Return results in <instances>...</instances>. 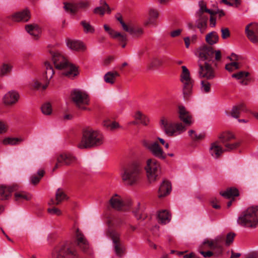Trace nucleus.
<instances>
[{"label":"nucleus","mask_w":258,"mask_h":258,"mask_svg":"<svg viewBox=\"0 0 258 258\" xmlns=\"http://www.w3.org/2000/svg\"><path fill=\"white\" fill-rule=\"evenodd\" d=\"M178 117L181 122H172L165 117H162L160 121L161 127L165 133L170 137H175L184 133L186 126H190L194 122V119L190 113L184 106L179 105L178 107Z\"/></svg>","instance_id":"nucleus-1"},{"label":"nucleus","mask_w":258,"mask_h":258,"mask_svg":"<svg viewBox=\"0 0 258 258\" xmlns=\"http://www.w3.org/2000/svg\"><path fill=\"white\" fill-rule=\"evenodd\" d=\"M225 237L219 235L214 239H205L198 247V252L205 258L217 257L223 252Z\"/></svg>","instance_id":"nucleus-2"},{"label":"nucleus","mask_w":258,"mask_h":258,"mask_svg":"<svg viewBox=\"0 0 258 258\" xmlns=\"http://www.w3.org/2000/svg\"><path fill=\"white\" fill-rule=\"evenodd\" d=\"M143 175V167L140 162L137 161L130 163L124 167L120 174L123 182L127 186L137 185Z\"/></svg>","instance_id":"nucleus-3"},{"label":"nucleus","mask_w":258,"mask_h":258,"mask_svg":"<svg viewBox=\"0 0 258 258\" xmlns=\"http://www.w3.org/2000/svg\"><path fill=\"white\" fill-rule=\"evenodd\" d=\"M104 142L103 134L98 130L88 128L84 130L83 137L78 144L80 149L91 148L101 146Z\"/></svg>","instance_id":"nucleus-4"},{"label":"nucleus","mask_w":258,"mask_h":258,"mask_svg":"<svg viewBox=\"0 0 258 258\" xmlns=\"http://www.w3.org/2000/svg\"><path fill=\"white\" fill-rule=\"evenodd\" d=\"M52 59L56 69L63 70V75L74 78L78 74V68L70 63L60 53L57 52L52 54Z\"/></svg>","instance_id":"nucleus-5"},{"label":"nucleus","mask_w":258,"mask_h":258,"mask_svg":"<svg viewBox=\"0 0 258 258\" xmlns=\"http://www.w3.org/2000/svg\"><path fill=\"white\" fill-rule=\"evenodd\" d=\"M79 255L75 245L64 241L56 245L51 252L52 258H79Z\"/></svg>","instance_id":"nucleus-6"},{"label":"nucleus","mask_w":258,"mask_h":258,"mask_svg":"<svg viewBox=\"0 0 258 258\" xmlns=\"http://www.w3.org/2000/svg\"><path fill=\"white\" fill-rule=\"evenodd\" d=\"M108 204L111 208L116 211L126 212L131 210L133 201L130 198H125L118 193H113L111 195Z\"/></svg>","instance_id":"nucleus-7"},{"label":"nucleus","mask_w":258,"mask_h":258,"mask_svg":"<svg viewBox=\"0 0 258 258\" xmlns=\"http://www.w3.org/2000/svg\"><path fill=\"white\" fill-rule=\"evenodd\" d=\"M257 212V206L248 208L238 218V224L245 226H256L258 224Z\"/></svg>","instance_id":"nucleus-8"},{"label":"nucleus","mask_w":258,"mask_h":258,"mask_svg":"<svg viewBox=\"0 0 258 258\" xmlns=\"http://www.w3.org/2000/svg\"><path fill=\"white\" fill-rule=\"evenodd\" d=\"M182 72L180 76V80L182 84V93L184 99L187 100L192 93L194 80L191 79L187 68L181 67Z\"/></svg>","instance_id":"nucleus-9"},{"label":"nucleus","mask_w":258,"mask_h":258,"mask_svg":"<svg viewBox=\"0 0 258 258\" xmlns=\"http://www.w3.org/2000/svg\"><path fill=\"white\" fill-rule=\"evenodd\" d=\"M71 99L76 106L81 110H87L90 99L85 92L78 90H73L71 94Z\"/></svg>","instance_id":"nucleus-10"},{"label":"nucleus","mask_w":258,"mask_h":258,"mask_svg":"<svg viewBox=\"0 0 258 258\" xmlns=\"http://www.w3.org/2000/svg\"><path fill=\"white\" fill-rule=\"evenodd\" d=\"M145 170L149 181L154 182L160 174V164L155 159H149L147 161Z\"/></svg>","instance_id":"nucleus-11"},{"label":"nucleus","mask_w":258,"mask_h":258,"mask_svg":"<svg viewBox=\"0 0 258 258\" xmlns=\"http://www.w3.org/2000/svg\"><path fill=\"white\" fill-rule=\"evenodd\" d=\"M219 139L225 147V151H230L238 148L240 143L236 140L234 135L230 132L221 134Z\"/></svg>","instance_id":"nucleus-12"},{"label":"nucleus","mask_w":258,"mask_h":258,"mask_svg":"<svg viewBox=\"0 0 258 258\" xmlns=\"http://www.w3.org/2000/svg\"><path fill=\"white\" fill-rule=\"evenodd\" d=\"M198 66V75L200 78L211 80L216 77V73L214 69L207 62H205L202 64L199 61Z\"/></svg>","instance_id":"nucleus-13"},{"label":"nucleus","mask_w":258,"mask_h":258,"mask_svg":"<svg viewBox=\"0 0 258 258\" xmlns=\"http://www.w3.org/2000/svg\"><path fill=\"white\" fill-rule=\"evenodd\" d=\"M143 145L155 157L160 159H165L166 158V154L157 142L144 140L143 141Z\"/></svg>","instance_id":"nucleus-14"},{"label":"nucleus","mask_w":258,"mask_h":258,"mask_svg":"<svg viewBox=\"0 0 258 258\" xmlns=\"http://www.w3.org/2000/svg\"><path fill=\"white\" fill-rule=\"evenodd\" d=\"M107 235L113 241L116 255L120 257L121 256L123 253V249L120 243L119 234L113 227H109L107 231Z\"/></svg>","instance_id":"nucleus-15"},{"label":"nucleus","mask_w":258,"mask_h":258,"mask_svg":"<svg viewBox=\"0 0 258 258\" xmlns=\"http://www.w3.org/2000/svg\"><path fill=\"white\" fill-rule=\"evenodd\" d=\"M76 158L71 153H63L59 154L57 158V162L53 170L62 165H70L76 162Z\"/></svg>","instance_id":"nucleus-16"},{"label":"nucleus","mask_w":258,"mask_h":258,"mask_svg":"<svg viewBox=\"0 0 258 258\" xmlns=\"http://www.w3.org/2000/svg\"><path fill=\"white\" fill-rule=\"evenodd\" d=\"M214 51L212 47L204 45L197 50V55L201 60L211 61L213 60Z\"/></svg>","instance_id":"nucleus-17"},{"label":"nucleus","mask_w":258,"mask_h":258,"mask_svg":"<svg viewBox=\"0 0 258 258\" xmlns=\"http://www.w3.org/2000/svg\"><path fill=\"white\" fill-rule=\"evenodd\" d=\"M245 33L248 39L253 43L258 42V24L251 23L246 26Z\"/></svg>","instance_id":"nucleus-18"},{"label":"nucleus","mask_w":258,"mask_h":258,"mask_svg":"<svg viewBox=\"0 0 258 258\" xmlns=\"http://www.w3.org/2000/svg\"><path fill=\"white\" fill-rule=\"evenodd\" d=\"M89 5L87 1H81L78 3L65 4L64 8L65 10L71 14H75L80 9L87 8Z\"/></svg>","instance_id":"nucleus-19"},{"label":"nucleus","mask_w":258,"mask_h":258,"mask_svg":"<svg viewBox=\"0 0 258 258\" xmlns=\"http://www.w3.org/2000/svg\"><path fill=\"white\" fill-rule=\"evenodd\" d=\"M76 239L77 244L80 249L84 252H87L90 247L89 242L78 228L76 231Z\"/></svg>","instance_id":"nucleus-20"},{"label":"nucleus","mask_w":258,"mask_h":258,"mask_svg":"<svg viewBox=\"0 0 258 258\" xmlns=\"http://www.w3.org/2000/svg\"><path fill=\"white\" fill-rule=\"evenodd\" d=\"M159 13L157 9L150 8L148 11V17L144 23L145 26L157 25V19L158 18Z\"/></svg>","instance_id":"nucleus-21"},{"label":"nucleus","mask_w":258,"mask_h":258,"mask_svg":"<svg viewBox=\"0 0 258 258\" xmlns=\"http://www.w3.org/2000/svg\"><path fill=\"white\" fill-rule=\"evenodd\" d=\"M104 221L108 226H118L129 224L124 218L116 217L111 215L106 216L104 219Z\"/></svg>","instance_id":"nucleus-22"},{"label":"nucleus","mask_w":258,"mask_h":258,"mask_svg":"<svg viewBox=\"0 0 258 258\" xmlns=\"http://www.w3.org/2000/svg\"><path fill=\"white\" fill-rule=\"evenodd\" d=\"M17 189V185L7 186L0 185V199L2 200H8L11 197L12 193Z\"/></svg>","instance_id":"nucleus-23"},{"label":"nucleus","mask_w":258,"mask_h":258,"mask_svg":"<svg viewBox=\"0 0 258 258\" xmlns=\"http://www.w3.org/2000/svg\"><path fill=\"white\" fill-rule=\"evenodd\" d=\"M30 12L27 9L15 13L11 16V19L15 22H27L30 18Z\"/></svg>","instance_id":"nucleus-24"},{"label":"nucleus","mask_w":258,"mask_h":258,"mask_svg":"<svg viewBox=\"0 0 258 258\" xmlns=\"http://www.w3.org/2000/svg\"><path fill=\"white\" fill-rule=\"evenodd\" d=\"M133 213L138 220H144L147 218V213L146 211L145 205H142L140 203H138Z\"/></svg>","instance_id":"nucleus-25"},{"label":"nucleus","mask_w":258,"mask_h":258,"mask_svg":"<svg viewBox=\"0 0 258 258\" xmlns=\"http://www.w3.org/2000/svg\"><path fill=\"white\" fill-rule=\"evenodd\" d=\"M15 201L18 203L28 201L31 199L32 196L25 191L19 190V186L17 185V189L14 191Z\"/></svg>","instance_id":"nucleus-26"},{"label":"nucleus","mask_w":258,"mask_h":258,"mask_svg":"<svg viewBox=\"0 0 258 258\" xmlns=\"http://www.w3.org/2000/svg\"><path fill=\"white\" fill-rule=\"evenodd\" d=\"M67 44L69 48L74 50L84 51L86 49V47L84 44L79 40H68Z\"/></svg>","instance_id":"nucleus-27"},{"label":"nucleus","mask_w":258,"mask_h":258,"mask_svg":"<svg viewBox=\"0 0 258 258\" xmlns=\"http://www.w3.org/2000/svg\"><path fill=\"white\" fill-rule=\"evenodd\" d=\"M19 97V95L17 92L14 91H10L4 96V102L6 104L11 105L16 103Z\"/></svg>","instance_id":"nucleus-28"},{"label":"nucleus","mask_w":258,"mask_h":258,"mask_svg":"<svg viewBox=\"0 0 258 258\" xmlns=\"http://www.w3.org/2000/svg\"><path fill=\"white\" fill-rule=\"evenodd\" d=\"M224 151V150L219 145L218 142H215L211 144L210 148V153L214 158H219Z\"/></svg>","instance_id":"nucleus-29"},{"label":"nucleus","mask_w":258,"mask_h":258,"mask_svg":"<svg viewBox=\"0 0 258 258\" xmlns=\"http://www.w3.org/2000/svg\"><path fill=\"white\" fill-rule=\"evenodd\" d=\"M171 190L170 182L167 180H163L159 189L158 197L162 198L168 195Z\"/></svg>","instance_id":"nucleus-30"},{"label":"nucleus","mask_w":258,"mask_h":258,"mask_svg":"<svg viewBox=\"0 0 258 258\" xmlns=\"http://www.w3.org/2000/svg\"><path fill=\"white\" fill-rule=\"evenodd\" d=\"M104 28L108 32L110 36L114 39H117L119 41H125L126 40V35L117 32L111 29L108 25H104Z\"/></svg>","instance_id":"nucleus-31"},{"label":"nucleus","mask_w":258,"mask_h":258,"mask_svg":"<svg viewBox=\"0 0 258 258\" xmlns=\"http://www.w3.org/2000/svg\"><path fill=\"white\" fill-rule=\"evenodd\" d=\"M158 220L161 224H167L171 220V214L166 210L159 211L158 213Z\"/></svg>","instance_id":"nucleus-32"},{"label":"nucleus","mask_w":258,"mask_h":258,"mask_svg":"<svg viewBox=\"0 0 258 258\" xmlns=\"http://www.w3.org/2000/svg\"><path fill=\"white\" fill-rule=\"evenodd\" d=\"M198 19L196 22V25L202 33H204L207 27V21L208 17L207 15L197 16Z\"/></svg>","instance_id":"nucleus-33"},{"label":"nucleus","mask_w":258,"mask_h":258,"mask_svg":"<svg viewBox=\"0 0 258 258\" xmlns=\"http://www.w3.org/2000/svg\"><path fill=\"white\" fill-rule=\"evenodd\" d=\"M249 73L245 71H240L237 73L232 75V77L240 80V83L242 85H247L248 82V80L247 77L248 76Z\"/></svg>","instance_id":"nucleus-34"},{"label":"nucleus","mask_w":258,"mask_h":258,"mask_svg":"<svg viewBox=\"0 0 258 258\" xmlns=\"http://www.w3.org/2000/svg\"><path fill=\"white\" fill-rule=\"evenodd\" d=\"M100 5H101V6L96 8L94 10V13L95 14L102 16L106 12L107 13H110L111 10L110 8L105 1H101Z\"/></svg>","instance_id":"nucleus-35"},{"label":"nucleus","mask_w":258,"mask_h":258,"mask_svg":"<svg viewBox=\"0 0 258 258\" xmlns=\"http://www.w3.org/2000/svg\"><path fill=\"white\" fill-rule=\"evenodd\" d=\"M119 74L116 71H110L107 72L104 76V81L108 84H113Z\"/></svg>","instance_id":"nucleus-36"},{"label":"nucleus","mask_w":258,"mask_h":258,"mask_svg":"<svg viewBox=\"0 0 258 258\" xmlns=\"http://www.w3.org/2000/svg\"><path fill=\"white\" fill-rule=\"evenodd\" d=\"M247 111L245 105L244 104H240L238 105L233 106L230 112L231 115L234 118H238L239 117L240 114L242 112Z\"/></svg>","instance_id":"nucleus-37"},{"label":"nucleus","mask_w":258,"mask_h":258,"mask_svg":"<svg viewBox=\"0 0 258 258\" xmlns=\"http://www.w3.org/2000/svg\"><path fill=\"white\" fill-rule=\"evenodd\" d=\"M25 29L27 32L33 36L34 38H37L40 33V28L37 25L35 24L26 25Z\"/></svg>","instance_id":"nucleus-38"},{"label":"nucleus","mask_w":258,"mask_h":258,"mask_svg":"<svg viewBox=\"0 0 258 258\" xmlns=\"http://www.w3.org/2000/svg\"><path fill=\"white\" fill-rule=\"evenodd\" d=\"M220 194L222 196L227 199H230L234 197L238 196L239 195V191L236 188L230 187L225 191L220 192Z\"/></svg>","instance_id":"nucleus-39"},{"label":"nucleus","mask_w":258,"mask_h":258,"mask_svg":"<svg viewBox=\"0 0 258 258\" xmlns=\"http://www.w3.org/2000/svg\"><path fill=\"white\" fill-rule=\"evenodd\" d=\"M44 68L45 69L44 77L47 82H49V81L53 77L54 71L52 66L48 61H45L44 62Z\"/></svg>","instance_id":"nucleus-40"},{"label":"nucleus","mask_w":258,"mask_h":258,"mask_svg":"<svg viewBox=\"0 0 258 258\" xmlns=\"http://www.w3.org/2000/svg\"><path fill=\"white\" fill-rule=\"evenodd\" d=\"M200 7L199 10L197 13V16L206 15L204 13L207 12L211 15H215L216 12H214L213 11L208 9L206 8V4L204 1H200L199 3Z\"/></svg>","instance_id":"nucleus-41"},{"label":"nucleus","mask_w":258,"mask_h":258,"mask_svg":"<svg viewBox=\"0 0 258 258\" xmlns=\"http://www.w3.org/2000/svg\"><path fill=\"white\" fill-rule=\"evenodd\" d=\"M218 40L219 36L217 32L215 31L209 33L206 36V40L207 42L210 45L216 43L218 41Z\"/></svg>","instance_id":"nucleus-42"},{"label":"nucleus","mask_w":258,"mask_h":258,"mask_svg":"<svg viewBox=\"0 0 258 258\" xmlns=\"http://www.w3.org/2000/svg\"><path fill=\"white\" fill-rule=\"evenodd\" d=\"M127 30H125L126 32L130 33L131 35L135 37H140L144 33V30L140 27H132L128 26L127 28Z\"/></svg>","instance_id":"nucleus-43"},{"label":"nucleus","mask_w":258,"mask_h":258,"mask_svg":"<svg viewBox=\"0 0 258 258\" xmlns=\"http://www.w3.org/2000/svg\"><path fill=\"white\" fill-rule=\"evenodd\" d=\"M23 139L18 138H6L3 141V143L5 145H16L22 142Z\"/></svg>","instance_id":"nucleus-44"},{"label":"nucleus","mask_w":258,"mask_h":258,"mask_svg":"<svg viewBox=\"0 0 258 258\" xmlns=\"http://www.w3.org/2000/svg\"><path fill=\"white\" fill-rule=\"evenodd\" d=\"M211 84L207 80H202L200 82L201 91L204 93H209L211 91Z\"/></svg>","instance_id":"nucleus-45"},{"label":"nucleus","mask_w":258,"mask_h":258,"mask_svg":"<svg viewBox=\"0 0 258 258\" xmlns=\"http://www.w3.org/2000/svg\"><path fill=\"white\" fill-rule=\"evenodd\" d=\"M67 199V196L61 189H58L55 194V203L56 205L60 204L62 201Z\"/></svg>","instance_id":"nucleus-46"},{"label":"nucleus","mask_w":258,"mask_h":258,"mask_svg":"<svg viewBox=\"0 0 258 258\" xmlns=\"http://www.w3.org/2000/svg\"><path fill=\"white\" fill-rule=\"evenodd\" d=\"M12 68L11 64L8 63H4L0 68V75L5 76L9 73Z\"/></svg>","instance_id":"nucleus-47"},{"label":"nucleus","mask_w":258,"mask_h":258,"mask_svg":"<svg viewBox=\"0 0 258 258\" xmlns=\"http://www.w3.org/2000/svg\"><path fill=\"white\" fill-rule=\"evenodd\" d=\"M188 135L192 140H195V141L202 140L205 137L204 134L200 133V134H198L194 130L189 131Z\"/></svg>","instance_id":"nucleus-48"},{"label":"nucleus","mask_w":258,"mask_h":258,"mask_svg":"<svg viewBox=\"0 0 258 258\" xmlns=\"http://www.w3.org/2000/svg\"><path fill=\"white\" fill-rule=\"evenodd\" d=\"M81 24L83 26L84 31L86 33H93L94 32V28L89 23L85 21H83L81 22Z\"/></svg>","instance_id":"nucleus-49"},{"label":"nucleus","mask_w":258,"mask_h":258,"mask_svg":"<svg viewBox=\"0 0 258 258\" xmlns=\"http://www.w3.org/2000/svg\"><path fill=\"white\" fill-rule=\"evenodd\" d=\"M37 174L39 176L33 175L31 177V182L33 184H36L39 182L41 178L44 175V171L43 170H39Z\"/></svg>","instance_id":"nucleus-50"},{"label":"nucleus","mask_w":258,"mask_h":258,"mask_svg":"<svg viewBox=\"0 0 258 258\" xmlns=\"http://www.w3.org/2000/svg\"><path fill=\"white\" fill-rule=\"evenodd\" d=\"M240 68L239 64L236 61H233L231 63L227 64L225 69L229 72L234 71Z\"/></svg>","instance_id":"nucleus-51"},{"label":"nucleus","mask_w":258,"mask_h":258,"mask_svg":"<svg viewBox=\"0 0 258 258\" xmlns=\"http://www.w3.org/2000/svg\"><path fill=\"white\" fill-rule=\"evenodd\" d=\"M162 63V60L157 58L153 59L149 63L148 68L149 69H152L154 68L159 67Z\"/></svg>","instance_id":"nucleus-52"},{"label":"nucleus","mask_w":258,"mask_h":258,"mask_svg":"<svg viewBox=\"0 0 258 258\" xmlns=\"http://www.w3.org/2000/svg\"><path fill=\"white\" fill-rule=\"evenodd\" d=\"M235 235L233 232H229L226 235L225 243L227 246H229L233 243Z\"/></svg>","instance_id":"nucleus-53"},{"label":"nucleus","mask_w":258,"mask_h":258,"mask_svg":"<svg viewBox=\"0 0 258 258\" xmlns=\"http://www.w3.org/2000/svg\"><path fill=\"white\" fill-rule=\"evenodd\" d=\"M42 113L45 115H50L52 112L51 104L49 103L44 104L41 107Z\"/></svg>","instance_id":"nucleus-54"},{"label":"nucleus","mask_w":258,"mask_h":258,"mask_svg":"<svg viewBox=\"0 0 258 258\" xmlns=\"http://www.w3.org/2000/svg\"><path fill=\"white\" fill-rule=\"evenodd\" d=\"M49 84L48 82H47L45 85H42L41 83L38 80H34L33 81V87L36 89H42V90H45L47 87L48 86V85Z\"/></svg>","instance_id":"nucleus-55"},{"label":"nucleus","mask_w":258,"mask_h":258,"mask_svg":"<svg viewBox=\"0 0 258 258\" xmlns=\"http://www.w3.org/2000/svg\"><path fill=\"white\" fill-rule=\"evenodd\" d=\"M104 126L109 128L111 130L117 129L120 127L118 122L115 121H106L104 124Z\"/></svg>","instance_id":"nucleus-56"},{"label":"nucleus","mask_w":258,"mask_h":258,"mask_svg":"<svg viewBox=\"0 0 258 258\" xmlns=\"http://www.w3.org/2000/svg\"><path fill=\"white\" fill-rule=\"evenodd\" d=\"M221 2L230 6H237L240 4L239 0H221Z\"/></svg>","instance_id":"nucleus-57"},{"label":"nucleus","mask_w":258,"mask_h":258,"mask_svg":"<svg viewBox=\"0 0 258 258\" xmlns=\"http://www.w3.org/2000/svg\"><path fill=\"white\" fill-rule=\"evenodd\" d=\"M47 210L49 213L52 215H60L61 214V211L56 208H49Z\"/></svg>","instance_id":"nucleus-58"},{"label":"nucleus","mask_w":258,"mask_h":258,"mask_svg":"<svg viewBox=\"0 0 258 258\" xmlns=\"http://www.w3.org/2000/svg\"><path fill=\"white\" fill-rule=\"evenodd\" d=\"M245 258H258V251H250L247 253L246 254H245Z\"/></svg>","instance_id":"nucleus-59"},{"label":"nucleus","mask_w":258,"mask_h":258,"mask_svg":"<svg viewBox=\"0 0 258 258\" xmlns=\"http://www.w3.org/2000/svg\"><path fill=\"white\" fill-rule=\"evenodd\" d=\"M116 19L119 22L120 24L121 25V26L122 27V29L125 30H127V28L128 26H127L123 21L122 17L120 15L116 16Z\"/></svg>","instance_id":"nucleus-60"},{"label":"nucleus","mask_w":258,"mask_h":258,"mask_svg":"<svg viewBox=\"0 0 258 258\" xmlns=\"http://www.w3.org/2000/svg\"><path fill=\"white\" fill-rule=\"evenodd\" d=\"M222 37L223 39H226L230 36V32L228 28H222L221 29Z\"/></svg>","instance_id":"nucleus-61"},{"label":"nucleus","mask_w":258,"mask_h":258,"mask_svg":"<svg viewBox=\"0 0 258 258\" xmlns=\"http://www.w3.org/2000/svg\"><path fill=\"white\" fill-rule=\"evenodd\" d=\"M8 125L5 122L0 121V134L7 132Z\"/></svg>","instance_id":"nucleus-62"},{"label":"nucleus","mask_w":258,"mask_h":258,"mask_svg":"<svg viewBox=\"0 0 258 258\" xmlns=\"http://www.w3.org/2000/svg\"><path fill=\"white\" fill-rule=\"evenodd\" d=\"M181 32V29H177L171 32L170 35L172 37H175L179 36Z\"/></svg>","instance_id":"nucleus-63"},{"label":"nucleus","mask_w":258,"mask_h":258,"mask_svg":"<svg viewBox=\"0 0 258 258\" xmlns=\"http://www.w3.org/2000/svg\"><path fill=\"white\" fill-rule=\"evenodd\" d=\"M144 115V114H143L141 111H138L136 112L134 117L136 119L140 120L141 119H142Z\"/></svg>","instance_id":"nucleus-64"}]
</instances>
